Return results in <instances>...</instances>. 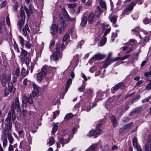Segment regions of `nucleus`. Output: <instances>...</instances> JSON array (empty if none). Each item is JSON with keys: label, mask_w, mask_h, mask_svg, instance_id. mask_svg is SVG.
Returning <instances> with one entry per match:
<instances>
[{"label": "nucleus", "mask_w": 151, "mask_h": 151, "mask_svg": "<svg viewBox=\"0 0 151 151\" xmlns=\"http://www.w3.org/2000/svg\"><path fill=\"white\" fill-rule=\"evenodd\" d=\"M55 143L53 137H50L49 138V141L47 142V145H48L49 146H51L54 144Z\"/></svg>", "instance_id": "obj_35"}, {"label": "nucleus", "mask_w": 151, "mask_h": 151, "mask_svg": "<svg viewBox=\"0 0 151 151\" xmlns=\"http://www.w3.org/2000/svg\"><path fill=\"white\" fill-rule=\"evenodd\" d=\"M133 125V122H130L127 124L124 125L121 129H122L123 131H126L130 128Z\"/></svg>", "instance_id": "obj_22"}, {"label": "nucleus", "mask_w": 151, "mask_h": 151, "mask_svg": "<svg viewBox=\"0 0 151 151\" xmlns=\"http://www.w3.org/2000/svg\"><path fill=\"white\" fill-rule=\"evenodd\" d=\"M143 22L145 24H147L151 22V19H148L147 18H145L143 20Z\"/></svg>", "instance_id": "obj_51"}, {"label": "nucleus", "mask_w": 151, "mask_h": 151, "mask_svg": "<svg viewBox=\"0 0 151 151\" xmlns=\"http://www.w3.org/2000/svg\"><path fill=\"white\" fill-rule=\"evenodd\" d=\"M130 55H127L122 57H119L115 58V60H125L130 56Z\"/></svg>", "instance_id": "obj_38"}, {"label": "nucleus", "mask_w": 151, "mask_h": 151, "mask_svg": "<svg viewBox=\"0 0 151 151\" xmlns=\"http://www.w3.org/2000/svg\"><path fill=\"white\" fill-rule=\"evenodd\" d=\"M18 133L19 135H21L22 136H24V133L23 130L19 131Z\"/></svg>", "instance_id": "obj_62"}, {"label": "nucleus", "mask_w": 151, "mask_h": 151, "mask_svg": "<svg viewBox=\"0 0 151 151\" xmlns=\"http://www.w3.org/2000/svg\"><path fill=\"white\" fill-rule=\"evenodd\" d=\"M28 69V68L27 70H26L24 67H23L22 68L21 71V73L23 76L25 77L29 73Z\"/></svg>", "instance_id": "obj_29"}, {"label": "nucleus", "mask_w": 151, "mask_h": 151, "mask_svg": "<svg viewBox=\"0 0 151 151\" xmlns=\"http://www.w3.org/2000/svg\"><path fill=\"white\" fill-rule=\"evenodd\" d=\"M27 139L28 142L30 143L32 142V138L31 137L30 134H29L27 136Z\"/></svg>", "instance_id": "obj_60"}, {"label": "nucleus", "mask_w": 151, "mask_h": 151, "mask_svg": "<svg viewBox=\"0 0 151 151\" xmlns=\"http://www.w3.org/2000/svg\"><path fill=\"white\" fill-rule=\"evenodd\" d=\"M81 22V25L82 26H85L86 23L87 21V17H83L82 19Z\"/></svg>", "instance_id": "obj_34"}, {"label": "nucleus", "mask_w": 151, "mask_h": 151, "mask_svg": "<svg viewBox=\"0 0 151 151\" xmlns=\"http://www.w3.org/2000/svg\"><path fill=\"white\" fill-rule=\"evenodd\" d=\"M9 88V90L10 92H11L13 89V85L12 83H9L8 84Z\"/></svg>", "instance_id": "obj_52"}, {"label": "nucleus", "mask_w": 151, "mask_h": 151, "mask_svg": "<svg viewBox=\"0 0 151 151\" xmlns=\"http://www.w3.org/2000/svg\"><path fill=\"white\" fill-rule=\"evenodd\" d=\"M102 12L101 9L99 6L98 5L97 6V9L95 12V15L96 16L98 17L101 13Z\"/></svg>", "instance_id": "obj_32"}, {"label": "nucleus", "mask_w": 151, "mask_h": 151, "mask_svg": "<svg viewBox=\"0 0 151 151\" xmlns=\"http://www.w3.org/2000/svg\"><path fill=\"white\" fill-rule=\"evenodd\" d=\"M11 118L12 121L14 122L16 119V116L14 113V111L12 110L11 112H9L7 117L4 121L5 127H6L7 124H11V128H12V123L11 121Z\"/></svg>", "instance_id": "obj_5"}, {"label": "nucleus", "mask_w": 151, "mask_h": 151, "mask_svg": "<svg viewBox=\"0 0 151 151\" xmlns=\"http://www.w3.org/2000/svg\"><path fill=\"white\" fill-rule=\"evenodd\" d=\"M111 31V28L109 27L108 29H107L105 31V33L103 35V37H105L106 35L109 33Z\"/></svg>", "instance_id": "obj_54"}, {"label": "nucleus", "mask_w": 151, "mask_h": 151, "mask_svg": "<svg viewBox=\"0 0 151 151\" xmlns=\"http://www.w3.org/2000/svg\"><path fill=\"white\" fill-rule=\"evenodd\" d=\"M6 4V1H2L0 4V6L2 7L5 6Z\"/></svg>", "instance_id": "obj_64"}, {"label": "nucleus", "mask_w": 151, "mask_h": 151, "mask_svg": "<svg viewBox=\"0 0 151 151\" xmlns=\"http://www.w3.org/2000/svg\"><path fill=\"white\" fill-rule=\"evenodd\" d=\"M138 1H134L128 4L125 9L123 10L122 14V16H125V15H128L132 11L134 6L138 3Z\"/></svg>", "instance_id": "obj_4"}, {"label": "nucleus", "mask_w": 151, "mask_h": 151, "mask_svg": "<svg viewBox=\"0 0 151 151\" xmlns=\"http://www.w3.org/2000/svg\"><path fill=\"white\" fill-rule=\"evenodd\" d=\"M129 107L128 104H124L122 107V111H123L127 110Z\"/></svg>", "instance_id": "obj_47"}, {"label": "nucleus", "mask_w": 151, "mask_h": 151, "mask_svg": "<svg viewBox=\"0 0 151 151\" xmlns=\"http://www.w3.org/2000/svg\"><path fill=\"white\" fill-rule=\"evenodd\" d=\"M46 66H43L41 71L37 74L36 78L38 82L40 83L42 79L46 76Z\"/></svg>", "instance_id": "obj_6"}, {"label": "nucleus", "mask_w": 151, "mask_h": 151, "mask_svg": "<svg viewBox=\"0 0 151 151\" xmlns=\"http://www.w3.org/2000/svg\"><path fill=\"white\" fill-rule=\"evenodd\" d=\"M26 47L28 49H30L32 47V45L29 42L27 41L25 45Z\"/></svg>", "instance_id": "obj_55"}, {"label": "nucleus", "mask_w": 151, "mask_h": 151, "mask_svg": "<svg viewBox=\"0 0 151 151\" xmlns=\"http://www.w3.org/2000/svg\"><path fill=\"white\" fill-rule=\"evenodd\" d=\"M144 76L146 77H147L149 76H151V70L149 72H145L144 73Z\"/></svg>", "instance_id": "obj_61"}, {"label": "nucleus", "mask_w": 151, "mask_h": 151, "mask_svg": "<svg viewBox=\"0 0 151 151\" xmlns=\"http://www.w3.org/2000/svg\"><path fill=\"white\" fill-rule=\"evenodd\" d=\"M18 20L17 26L18 28L21 30L22 26L24 25L25 21V16L24 10L21 9L20 15L18 16Z\"/></svg>", "instance_id": "obj_3"}, {"label": "nucleus", "mask_w": 151, "mask_h": 151, "mask_svg": "<svg viewBox=\"0 0 151 151\" xmlns=\"http://www.w3.org/2000/svg\"><path fill=\"white\" fill-rule=\"evenodd\" d=\"M132 143L134 146L135 147L137 151H142L140 146L137 143V139L136 137H135L134 138Z\"/></svg>", "instance_id": "obj_16"}, {"label": "nucleus", "mask_w": 151, "mask_h": 151, "mask_svg": "<svg viewBox=\"0 0 151 151\" xmlns=\"http://www.w3.org/2000/svg\"><path fill=\"white\" fill-rule=\"evenodd\" d=\"M11 108L12 110L13 111H14V109L20 110V103L19 102L18 97H17L15 98L14 102L12 104Z\"/></svg>", "instance_id": "obj_8"}, {"label": "nucleus", "mask_w": 151, "mask_h": 151, "mask_svg": "<svg viewBox=\"0 0 151 151\" xmlns=\"http://www.w3.org/2000/svg\"><path fill=\"white\" fill-rule=\"evenodd\" d=\"M22 33L23 35L26 37L27 39L29 38V34L31 33V32L27 24H26L22 28Z\"/></svg>", "instance_id": "obj_9"}, {"label": "nucleus", "mask_w": 151, "mask_h": 151, "mask_svg": "<svg viewBox=\"0 0 151 151\" xmlns=\"http://www.w3.org/2000/svg\"><path fill=\"white\" fill-rule=\"evenodd\" d=\"M28 82H29V81L27 78H25L24 79L23 82V85L24 86H27Z\"/></svg>", "instance_id": "obj_63"}, {"label": "nucleus", "mask_w": 151, "mask_h": 151, "mask_svg": "<svg viewBox=\"0 0 151 151\" xmlns=\"http://www.w3.org/2000/svg\"><path fill=\"white\" fill-rule=\"evenodd\" d=\"M115 60V58L114 59H112L109 58H107L105 61V63L103 65V67L106 68L107 66L110 65L112 62L116 61Z\"/></svg>", "instance_id": "obj_17"}, {"label": "nucleus", "mask_w": 151, "mask_h": 151, "mask_svg": "<svg viewBox=\"0 0 151 151\" xmlns=\"http://www.w3.org/2000/svg\"><path fill=\"white\" fill-rule=\"evenodd\" d=\"M142 110L143 109L141 107L136 108L131 112L129 113V114L131 116L135 115L136 114H138L140 113Z\"/></svg>", "instance_id": "obj_18"}, {"label": "nucleus", "mask_w": 151, "mask_h": 151, "mask_svg": "<svg viewBox=\"0 0 151 151\" xmlns=\"http://www.w3.org/2000/svg\"><path fill=\"white\" fill-rule=\"evenodd\" d=\"M111 121L112 123L113 127H116L117 126L118 123L116 120V117L114 115H112L110 117Z\"/></svg>", "instance_id": "obj_24"}, {"label": "nucleus", "mask_w": 151, "mask_h": 151, "mask_svg": "<svg viewBox=\"0 0 151 151\" xmlns=\"http://www.w3.org/2000/svg\"><path fill=\"white\" fill-rule=\"evenodd\" d=\"M20 74V69L19 67H17L15 71V73L14 76L15 77L18 78Z\"/></svg>", "instance_id": "obj_42"}, {"label": "nucleus", "mask_w": 151, "mask_h": 151, "mask_svg": "<svg viewBox=\"0 0 151 151\" xmlns=\"http://www.w3.org/2000/svg\"><path fill=\"white\" fill-rule=\"evenodd\" d=\"M22 102L24 104H26L28 103L30 104H32L33 103V101L32 96H30L28 97H26L25 96L23 97Z\"/></svg>", "instance_id": "obj_13"}, {"label": "nucleus", "mask_w": 151, "mask_h": 151, "mask_svg": "<svg viewBox=\"0 0 151 151\" xmlns=\"http://www.w3.org/2000/svg\"><path fill=\"white\" fill-rule=\"evenodd\" d=\"M19 40L20 41V43L21 44V45L22 46H24V38H23L21 36H19Z\"/></svg>", "instance_id": "obj_49"}, {"label": "nucleus", "mask_w": 151, "mask_h": 151, "mask_svg": "<svg viewBox=\"0 0 151 151\" xmlns=\"http://www.w3.org/2000/svg\"><path fill=\"white\" fill-rule=\"evenodd\" d=\"M12 131L11 124H7L6 127H4L2 131L3 135L4 137H8L9 142L11 145L14 140L11 134Z\"/></svg>", "instance_id": "obj_2"}, {"label": "nucleus", "mask_w": 151, "mask_h": 151, "mask_svg": "<svg viewBox=\"0 0 151 151\" xmlns=\"http://www.w3.org/2000/svg\"><path fill=\"white\" fill-rule=\"evenodd\" d=\"M104 57V55L99 53H97L94 55L92 58V59H97L99 60H101L103 59Z\"/></svg>", "instance_id": "obj_27"}, {"label": "nucleus", "mask_w": 151, "mask_h": 151, "mask_svg": "<svg viewBox=\"0 0 151 151\" xmlns=\"http://www.w3.org/2000/svg\"><path fill=\"white\" fill-rule=\"evenodd\" d=\"M95 132L94 130H92L90 131L88 134V136L90 137L95 136Z\"/></svg>", "instance_id": "obj_48"}, {"label": "nucleus", "mask_w": 151, "mask_h": 151, "mask_svg": "<svg viewBox=\"0 0 151 151\" xmlns=\"http://www.w3.org/2000/svg\"><path fill=\"white\" fill-rule=\"evenodd\" d=\"M95 19V17L93 13H91L88 16V21L89 23L92 24L94 22Z\"/></svg>", "instance_id": "obj_30"}, {"label": "nucleus", "mask_w": 151, "mask_h": 151, "mask_svg": "<svg viewBox=\"0 0 151 151\" xmlns=\"http://www.w3.org/2000/svg\"><path fill=\"white\" fill-rule=\"evenodd\" d=\"M59 114V112L58 111H56L53 112V118L54 119L56 117L58 116Z\"/></svg>", "instance_id": "obj_53"}, {"label": "nucleus", "mask_w": 151, "mask_h": 151, "mask_svg": "<svg viewBox=\"0 0 151 151\" xmlns=\"http://www.w3.org/2000/svg\"><path fill=\"white\" fill-rule=\"evenodd\" d=\"M60 25H61L59 30L60 33L61 32L62 30H64L66 28V24H65L64 19L63 17H61L60 19Z\"/></svg>", "instance_id": "obj_12"}, {"label": "nucleus", "mask_w": 151, "mask_h": 151, "mask_svg": "<svg viewBox=\"0 0 151 151\" xmlns=\"http://www.w3.org/2000/svg\"><path fill=\"white\" fill-rule=\"evenodd\" d=\"M144 151H149V147H150V151H151V139L150 137L147 139V143L144 146Z\"/></svg>", "instance_id": "obj_15"}, {"label": "nucleus", "mask_w": 151, "mask_h": 151, "mask_svg": "<svg viewBox=\"0 0 151 151\" xmlns=\"http://www.w3.org/2000/svg\"><path fill=\"white\" fill-rule=\"evenodd\" d=\"M63 45V43L61 44L59 43L56 44V51L54 52L52 55L51 56L50 58L51 60L52 59L54 61H57L58 60L59 58H61L62 54V53L60 52V48L61 47V50L62 51L65 48V47H64Z\"/></svg>", "instance_id": "obj_1"}, {"label": "nucleus", "mask_w": 151, "mask_h": 151, "mask_svg": "<svg viewBox=\"0 0 151 151\" xmlns=\"http://www.w3.org/2000/svg\"><path fill=\"white\" fill-rule=\"evenodd\" d=\"M126 86L123 83H119L116 84L111 89V91L112 93H114L119 89L124 90Z\"/></svg>", "instance_id": "obj_7"}, {"label": "nucleus", "mask_w": 151, "mask_h": 151, "mask_svg": "<svg viewBox=\"0 0 151 151\" xmlns=\"http://www.w3.org/2000/svg\"><path fill=\"white\" fill-rule=\"evenodd\" d=\"M85 88V85H83L78 89V91L80 92H82L84 91V90Z\"/></svg>", "instance_id": "obj_58"}, {"label": "nucleus", "mask_w": 151, "mask_h": 151, "mask_svg": "<svg viewBox=\"0 0 151 151\" xmlns=\"http://www.w3.org/2000/svg\"><path fill=\"white\" fill-rule=\"evenodd\" d=\"M6 76L5 74H3L1 76V84L2 86L4 87L6 86Z\"/></svg>", "instance_id": "obj_28"}, {"label": "nucleus", "mask_w": 151, "mask_h": 151, "mask_svg": "<svg viewBox=\"0 0 151 151\" xmlns=\"http://www.w3.org/2000/svg\"><path fill=\"white\" fill-rule=\"evenodd\" d=\"M24 9L26 11L27 14L28 16H30V14H32V8L31 6H29V9H28L27 7L25 6H24Z\"/></svg>", "instance_id": "obj_26"}, {"label": "nucleus", "mask_w": 151, "mask_h": 151, "mask_svg": "<svg viewBox=\"0 0 151 151\" xmlns=\"http://www.w3.org/2000/svg\"><path fill=\"white\" fill-rule=\"evenodd\" d=\"M51 33L52 35H55L58 33V28L56 24H52L51 27Z\"/></svg>", "instance_id": "obj_19"}, {"label": "nucleus", "mask_w": 151, "mask_h": 151, "mask_svg": "<svg viewBox=\"0 0 151 151\" xmlns=\"http://www.w3.org/2000/svg\"><path fill=\"white\" fill-rule=\"evenodd\" d=\"M101 41L100 46H102L104 45L106 43V38L105 37Z\"/></svg>", "instance_id": "obj_46"}, {"label": "nucleus", "mask_w": 151, "mask_h": 151, "mask_svg": "<svg viewBox=\"0 0 151 151\" xmlns=\"http://www.w3.org/2000/svg\"><path fill=\"white\" fill-rule=\"evenodd\" d=\"M87 94L89 96H93V89L91 88H89L87 89Z\"/></svg>", "instance_id": "obj_41"}, {"label": "nucleus", "mask_w": 151, "mask_h": 151, "mask_svg": "<svg viewBox=\"0 0 151 151\" xmlns=\"http://www.w3.org/2000/svg\"><path fill=\"white\" fill-rule=\"evenodd\" d=\"M102 126V124L99 123L98 124L96 127V129L94 130L95 135H100L101 132V130L99 128Z\"/></svg>", "instance_id": "obj_21"}, {"label": "nucleus", "mask_w": 151, "mask_h": 151, "mask_svg": "<svg viewBox=\"0 0 151 151\" xmlns=\"http://www.w3.org/2000/svg\"><path fill=\"white\" fill-rule=\"evenodd\" d=\"M58 138L59 139V137H58ZM59 139V141L60 143L63 145V146H64V145L65 143H68L69 141V139L65 140L63 139V138L62 137H60Z\"/></svg>", "instance_id": "obj_37"}, {"label": "nucleus", "mask_w": 151, "mask_h": 151, "mask_svg": "<svg viewBox=\"0 0 151 151\" xmlns=\"http://www.w3.org/2000/svg\"><path fill=\"white\" fill-rule=\"evenodd\" d=\"M7 143L8 142L7 138L6 137H5L4 138L3 143V146L4 147L7 145Z\"/></svg>", "instance_id": "obj_50"}, {"label": "nucleus", "mask_w": 151, "mask_h": 151, "mask_svg": "<svg viewBox=\"0 0 151 151\" xmlns=\"http://www.w3.org/2000/svg\"><path fill=\"white\" fill-rule=\"evenodd\" d=\"M33 91H32V95L34 97L37 96L39 95V93L41 92V89L35 84L33 85Z\"/></svg>", "instance_id": "obj_11"}, {"label": "nucleus", "mask_w": 151, "mask_h": 151, "mask_svg": "<svg viewBox=\"0 0 151 151\" xmlns=\"http://www.w3.org/2000/svg\"><path fill=\"white\" fill-rule=\"evenodd\" d=\"M18 4L17 2H16L14 4L13 8L15 11H17L18 7Z\"/></svg>", "instance_id": "obj_59"}, {"label": "nucleus", "mask_w": 151, "mask_h": 151, "mask_svg": "<svg viewBox=\"0 0 151 151\" xmlns=\"http://www.w3.org/2000/svg\"><path fill=\"white\" fill-rule=\"evenodd\" d=\"M28 52L25 50L22 49V51L19 57L22 63H24L25 60L29 58L27 57Z\"/></svg>", "instance_id": "obj_10"}, {"label": "nucleus", "mask_w": 151, "mask_h": 151, "mask_svg": "<svg viewBox=\"0 0 151 151\" xmlns=\"http://www.w3.org/2000/svg\"><path fill=\"white\" fill-rule=\"evenodd\" d=\"M73 117V115L72 113H70L67 114L65 116L64 119L65 121H67L68 120L72 118Z\"/></svg>", "instance_id": "obj_39"}, {"label": "nucleus", "mask_w": 151, "mask_h": 151, "mask_svg": "<svg viewBox=\"0 0 151 151\" xmlns=\"http://www.w3.org/2000/svg\"><path fill=\"white\" fill-rule=\"evenodd\" d=\"M72 79L70 78H69L66 83V84L65 86V93H66L69 88L70 85L72 83Z\"/></svg>", "instance_id": "obj_23"}, {"label": "nucleus", "mask_w": 151, "mask_h": 151, "mask_svg": "<svg viewBox=\"0 0 151 151\" xmlns=\"http://www.w3.org/2000/svg\"><path fill=\"white\" fill-rule=\"evenodd\" d=\"M130 44L133 46L137 43V41L134 39H131L129 40Z\"/></svg>", "instance_id": "obj_45"}, {"label": "nucleus", "mask_w": 151, "mask_h": 151, "mask_svg": "<svg viewBox=\"0 0 151 151\" xmlns=\"http://www.w3.org/2000/svg\"><path fill=\"white\" fill-rule=\"evenodd\" d=\"M142 39L144 43L147 42L150 40L149 37L147 36H145L144 38H142Z\"/></svg>", "instance_id": "obj_56"}, {"label": "nucleus", "mask_w": 151, "mask_h": 151, "mask_svg": "<svg viewBox=\"0 0 151 151\" xmlns=\"http://www.w3.org/2000/svg\"><path fill=\"white\" fill-rule=\"evenodd\" d=\"M106 91H99L97 93V97L99 100H101L106 96Z\"/></svg>", "instance_id": "obj_20"}, {"label": "nucleus", "mask_w": 151, "mask_h": 151, "mask_svg": "<svg viewBox=\"0 0 151 151\" xmlns=\"http://www.w3.org/2000/svg\"><path fill=\"white\" fill-rule=\"evenodd\" d=\"M44 66H46V74L47 73V72L49 73H53L56 69V68L55 67H52L50 66H48L46 65H45Z\"/></svg>", "instance_id": "obj_25"}, {"label": "nucleus", "mask_w": 151, "mask_h": 151, "mask_svg": "<svg viewBox=\"0 0 151 151\" xmlns=\"http://www.w3.org/2000/svg\"><path fill=\"white\" fill-rule=\"evenodd\" d=\"M109 18L110 21H111L113 24L116 23L117 21V17L115 16H109Z\"/></svg>", "instance_id": "obj_33"}, {"label": "nucleus", "mask_w": 151, "mask_h": 151, "mask_svg": "<svg viewBox=\"0 0 151 151\" xmlns=\"http://www.w3.org/2000/svg\"><path fill=\"white\" fill-rule=\"evenodd\" d=\"M58 125L56 124H54L53 128L51 131L52 133L53 134H54L55 133V132L57 131V130L58 129Z\"/></svg>", "instance_id": "obj_40"}, {"label": "nucleus", "mask_w": 151, "mask_h": 151, "mask_svg": "<svg viewBox=\"0 0 151 151\" xmlns=\"http://www.w3.org/2000/svg\"><path fill=\"white\" fill-rule=\"evenodd\" d=\"M62 14L64 16L65 20L67 21H72L74 19H72L69 16L65 8H63L62 9Z\"/></svg>", "instance_id": "obj_14"}, {"label": "nucleus", "mask_w": 151, "mask_h": 151, "mask_svg": "<svg viewBox=\"0 0 151 151\" xmlns=\"http://www.w3.org/2000/svg\"><path fill=\"white\" fill-rule=\"evenodd\" d=\"M117 36V33H113L112 34L111 38L112 39V41L113 42L115 37Z\"/></svg>", "instance_id": "obj_57"}, {"label": "nucleus", "mask_w": 151, "mask_h": 151, "mask_svg": "<svg viewBox=\"0 0 151 151\" xmlns=\"http://www.w3.org/2000/svg\"><path fill=\"white\" fill-rule=\"evenodd\" d=\"M13 46L15 50H16L17 52H19L20 51L19 47L18 46V45L16 43H14V45H13L12 46H11V49L12 47Z\"/></svg>", "instance_id": "obj_43"}, {"label": "nucleus", "mask_w": 151, "mask_h": 151, "mask_svg": "<svg viewBox=\"0 0 151 151\" xmlns=\"http://www.w3.org/2000/svg\"><path fill=\"white\" fill-rule=\"evenodd\" d=\"M99 4L101 7L104 10L107 9L106 5L105 2L103 0H100Z\"/></svg>", "instance_id": "obj_31"}, {"label": "nucleus", "mask_w": 151, "mask_h": 151, "mask_svg": "<svg viewBox=\"0 0 151 151\" xmlns=\"http://www.w3.org/2000/svg\"><path fill=\"white\" fill-rule=\"evenodd\" d=\"M69 37V35L68 34H65L63 38V43H64V42L66 41L67 39ZM64 47H65V46L64 44Z\"/></svg>", "instance_id": "obj_44"}, {"label": "nucleus", "mask_w": 151, "mask_h": 151, "mask_svg": "<svg viewBox=\"0 0 151 151\" xmlns=\"http://www.w3.org/2000/svg\"><path fill=\"white\" fill-rule=\"evenodd\" d=\"M96 146L97 145L96 144L92 145L85 151H94L96 147Z\"/></svg>", "instance_id": "obj_36"}]
</instances>
